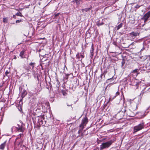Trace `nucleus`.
Here are the masks:
<instances>
[{"instance_id": "393cba45", "label": "nucleus", "mask_w": 150, "mask_h": 150, "mask_svg": "<svg viewBox=\"0 0 150 150\" xmlns=\"http://www.w3.org/2000/svg\"><path fill=\"white\" fill-rule=\"evenodd\" d=\"M8 19L7 18H3V21L4 23H7Z\"/></svg>"}, {"instance_id": "1a4fd4ad", "label": "nucleus", "mask_w": 150, "mask_h": 150, "mask_svg": "<svg viewBox=\"0 0 150 150\" xmlns=\"http://www.w3.org/2000/svg\"><path fill=\"white\" fill-rule=\"evenodd\" d=\"M20 92L21 93V96L22 99L24 98L27 94V92L24 89H22L20 91Z\"/></svg>"}, {"instance_id": "b1692460", "label": "nucleus", "mask_w": 150, "mask_h": 150, "mask_svg": "<svg viewBox=\"0 0 150 150\" xmlns=\"http://www.w3.org/2000/svg\"><path fill=\"white\" fill-rule=\"evenodd\" d=\"M146 88H144V89L141 92L140 94V96H142L143 95V94L144 93V90Z\"/></svg>"}, {"instance_id": "4c0bfd02", "label": "nucleus", "mask_w": 150, "mask_h": 150, "mask_svg": "<svg viewBox=\"0 0 150 150\" xmlns=\"http://www.w3.org/2000/svg\"><path fill=\"white\" fill-rule=\"evenodd\" d=\"M148 90L150 91V87L148 89Z\"/></svg>"}, {"instance_id": "5701e85b", "label": "nucleus", "mask_w": 150, "mask_h": 150, "mask_svg": "<svg viewBox=\"0 0 150 150\" xmlns=\"http://www.w3.org/2000/svg\"><path fill=\"white\" fill-rule=\"evenodd\" d=\"M104 24V23L103 22H102L101 23H100L98 22H97L96 25L98 26H100L101 25H102Z\"/></svg>"}, {"instance_id": "4468645a", "label": "nucleus", "mask_w": 150, "mask_h": 150, "mask_svg": "<svg viewBox=\"0 0 150 150\" xmlns=\"http://www.w3.org/2000/svg\"><path fill=\"white\" fill-rule=\"evenodd\" d=\"M76 57L77 58L79 59H80V58H83L84 57V54H83V53L81 52L80 53H79L77 54L76 55Z\"/></svg>"}, {"instance_id": "9b49d317", "label": "nucleus", "mask_w": 150, "mask_h": 150, "mask_svg": "<svg viewBox=\"0 0 150 150\" xmlns=\"http://www.w3.org/2000/svg\"><path fill=\"white\" fill-rule=\"evenodd\" d=\"M35 91L37 93L39 92L42 90L41 86L39 84H38L35 87Z\"/></svg>"}, {"instance_id": "473e14b6", "label": "nucleus", "mask_w": 150, "mask_h": 150, "mask_svg": "<svg viewBox=\"0 0 150 150\" xmlns=\"http://www.w3.org/2000/svg\"><path fill=\"white\" fill-rule=\"evenodd\" d=\"M81 137H83L84 135V134H83V133H81Z\"/></svg>"}, {"instance_id": "2f4dec72", "label": "nucleus", "mask_w": 150, "mask_h": 150, "mask_svg": "<svg viewBox=\"0 0 150 150\" xmlns=\"http://www.w3.org/2000/svg\"><path fill=\"white\" fill-rule=\"evenodd\" d=\"M140 7V6H139V5H137L136 6H135V8H139V7Z\"/></svg>"}, {"instance_id": "f704fd0d", "label": "nucleus", "mask_w": 150, "mask_h": 150, "mask_svg": "<svg viewBox=\"0 0 150 150\" xmlns=\"http://www.w3.org/2000/svg\"><path fill=\"white\" fill-rule=\"evenodd\" d=\"M113 80V79H112V78H110V79H108V80Z\"/></svg>"}, {"instance_id": "9d476101", "label": "nucleus", "mask_w": 150, "mask_h": 150, "mask_svg": "<svg viewBox=\"0 0 150 150\" xmlns=\"http://www.w3.org/2000/svg\"><path fill=\"white\" fill-rule=\"evenodd\" d=\"M94 50V45L93 43L91 45V47L90 50V56L91 58L93 57V56L94 54L93 51Z\"/></svg>"}, {"instance_id": "f8f14e48", "label": "nucleus", "mask_w": 150, "mask_h": 150, "mask_svg": "<svg viewBox=\"0 0 150 150\" xmlns=\"http://www.w3.org/2000/svg\"><path fill=\"white\" fill-rule=\"evenodd\" d=\"M139 99H135V100H134V101L135 102H136V101H137V102L136 103V105H135L134 106H132V109L133 110H136L137 108V104H139Z\"/></svg>"}, {"instance_id": "20e7f679", "label": "nucleus", "mask_w": 150, "mask_h": 150, "mask_svg": "<svg viewBox=\"0 0 150 150\" xmlns=\"http://www.w3.org/2000/svg\"><path fill=\"white\" fill-rule=\"evenodd\" d=\"M88 121V120L87 117L85 116L82 120L81 123L79 125V127L81 128H84V126L86 125Z\"/></svg>"}, {"instance_id": "7ed1b4c3", "label": "nucleus", "mask_w": 150, "mask_h": 150, "mask_svg": "<svg viewBox=\"0 0 150 150\" xmlns=\"http://www.w3.org/2000/svg\"><path fill=\"white\" fill-rule=\"evenodd\" d=\"M112 143V140L103 143L100 146V150H102L103 149L108 147Z\"/></svg>"}, {"instance_id": "c85d7f7f", "label": "nucleus", "mask_w": 150, "mask_h": 150, "mask_svg": "<svg viewBox=\"0 0 150 150\" xmlns=\"http://www.w3.org/2000/svg\"><path fill=\"white\" fill-rule=\"evenodd\" d=\"M9 73H10V72L8 71H7L5 72V75L6 76H8V74H9Z\"/></svg>"}, {"instance_id": "2eb2a0df", "label": "nucleus", "mask_w": 150, "mask_h": 150, "mask_svg": "<svg viewBox=\"0 0 150 150\" xmlns=\"http://www.w3.org/2000/svg\"><path fill=\"white\" fill-rule=\"evenodd\" d=\"M120 94V93L118 91L116 92L115 93V95L114 96L112 97L111 96H110L109 98V100L110 101H112L116 97L119 95Z\"/></svg>"}, {"instance_id": "72a5a7b5", "label": "nucleus", "mask_w": 150, "mask_h": 150, "mask_svg": "<svg viewBox=\"0 0 150 150\" xmlns=\"http://www.w3.org/2000/svg\"><path fill=\"white\" fill-rule=\"evenodd\" d=\"M67 106H71V104L69 105L68 103H67Z\"/></svg>"}, {"instance_id": "e433bc0d", "label": "nucleus", "mask_w": 150, "mask_h": 150, "mask_svg": "<svg viewBox=\"0 0 150 150\" xmlns=\"http://www.w3.org/2000/svg\"><path fill=\"white\" fill-rule=\"evenodd\" d=\"M63 94L64 95H65L66 94V93H63Z\"/></svg>"}, {"instance_id": "412c9836", "label": "nucleus", "mask_w": 150, "mask_h": 150, "mask_svg": "<svg viewBox=\"0 0 150 150\" xmlns=\"http://www.w3.org/2000/svg\"><path fill=\"white\" fill-rule=\"evenodd\" d=\"M122 26V23H121L117 27V30H118Z\"/></svg>"}, {"instance_id": "a211bd4d", "label": "nucleus", "mask_w": 150, "mask_h": 150, "mask_svg": "<svg viewBox=\"0 0 150 150\" xmlns=\"http://www.w3.org/2000/svg\"><path fill=\"white\" fill-rule=\"evenodd\" d=\"M139 71V69H136L135 70H134L133 71V73H134L135 75L137 76L138 74V71Z\"/></svg>"}, {"instance_id": "f03ea898", "label": "nucleus", "mask_w": 150, "mask_h": 150, "mask_svg": "<svg viewBox=\"0 0 150 150\" xmlns=\"http://www.w3.org/2000/svg\"><path fill=\"white\" fill-rule=\"evenodd\" d=\"M144 127V122H142L135 126L134 127L133 129V132L135 133L138 131L142 130L143 129Z\"/></svg>"}, {"instance_id": "bb28decb", "label": "nucleus", "mask_w": 150, "mask_h": 150, "mask_svg": "<svg viewBox=\"0 0 150 150\" xmlns=\"http://www.w3.org/2000/svg\"><path fill=\"white\" fill-rule=\"evenodd\" d=\"M83 128H81V129H80L79 130V131L78 132V134H80V133H81L82 131H83Z\"/></svg>"}, {"instance_id": "aec40b11", "label": "nucleus", "mask_w": 150, "mask_h": 150, "mask_svg": "<svg viewBox=\"0 0 150 150\" xmlns=\"http://www.w3.org/2000/svg\"><path fill=\"white\" fill-rule=\"evenodd\" d=\"M24 55V52L22 51L21 52L20 54V56L22 58H23L24 57L23 56Z\"/></svg>"}, {"instance_id": "39448f33", "label": "nucleus", "mask_w": 150, "mask_h": 150, "mask_svg": "<svg viewBox=\"0 0 150 150\" xmlns=\"http://www.w3.org/2000/svg\"><path fill=\"white\" fill-rule=\"evenodd\" d=\"M141 81L135 79L133 80L131 82V85L132 86H135L136 88H138L139 84L141 83Z\"/></svg>"}, {"instance_id": "0eeeda50", "label": "nucleus", "mask_w": 150, "mask_h": 150, "mask_svg": "<svg viewBox=\"0 0 150 150\" xmlns=\"http://www.w3.org/2000/svg\"><path fill=\"white\" fill-rule=\"evenodd\" d=\"M38 119V122L40 125H42L43 124V120H44V116L43 115H42L38 116L37 117Z\"/></svg>"}, {"instance_id": "f3484780", "label": "nucleus", "mask_w": 150, "mask_h": 150, "mask_svg": "<svg viewBox=\"0 0 150 150\" xmlns=\"http://www.w3.org/2000/svg\"><path fill=\"white\" fill-rule=\"evenodd\" d=\"M91 9V8H86L84 9H82V12H84V11L85 12H87L88 11L90 10Z\"/></svg>"}, {"instance_id": "4be33fe9", "label": "nucleus", "mask_w": 150, "mask_h": 150, "mask_svg": "<svg viewBox=\"0 0 150 150\" xmlns=\"http://www.w3.org/2000/svg\"><path fill=\"white\" fill-rule=\"evenodd\" d=\"M35 64V63L34 62H31L30 63L29 65L31 66H32V69H33L34 68V65Z\"/></svg>"}, {"instance_id": "c756f323", "label": "nucleus", "mask_w": 150, "mask_h": 150, "mask_svg": "<svg viewBox=\"0 0 150 150\" xmlns=\"http://www.w3.org/2000/svg\"><path fill=\"white\" fill-rule=\"evenodd\" d=\"M21 20H17L16 21V23H19L20 22H21Z\"/></svg>"}, {"instance_id": "dca6fc26", "label": "nucleus", "mask_w": 150, "mask_h": 150, "mask_svg": "<svg viewBox=\"0 0 150 150\" xmlns=\"http://www.w3.org/2000/svg\"><path fill=\"white\" fill-rule=\"evenodd\" d=\"M130 35L132 37H136L139 35V33L137 32H132L130 33Z\"/></svg>"}, {"instance_id": "cd10ccee", "label": "nucleus", "mask_w": 150, "mask_h": 150, "mask_svg": "<svg viewBox=\"0 0 150 150\" xmlns=\"http://www.w3.org/2000/svg\"><path fill=\"white\" fill-rule=\"evenodd\" d=\"M16 15L18 16H22V14L21 12L18 13L16 14Z\"/></svg>"}, {"instance_id": "7c9ffc66", "label": "nucleus", "mask_w": 150, "mask_h": 150, "mask_svg": "<svg viewBox=\"0 0 150 150\" xmlns=\"http://www.w3.org/2000/svg\"><path fill=\"white\" fill-rule=\"evenodd\" d=\"M121 63H122V66H123L124 65V64H125V61H124L123 60L122 61V62Z\"/></svg>"}, {"instance_id": "58836bf2", "label": "nucleus", "mask_w": 150, "mask_h": 150, "mask_svg": "<svg viewBox=\"0 0 150 150\" xmlns=\"http://www.w3.org/2000/svg\"><path fill=\"white\" fill-rule=\"evenodd\" d=\"M103 76V74H101V76Z\"/></svg>"}, {"instance_id": "423d86ee", "label": "nucleus", "mask_w": 150, "mask_h": 150, "mask_svg": "<svg viewBox=\"0 0 150 150\" xmlns=\"http://www.w3.org/2000/svg\"><path fill=\"white\" fill-rule=\"evenodd\" d=\"M150 11H149L145 14H144L143 17L142 18V19L144 21L145 23L148 19H150Z\"/></svg>"}, {"instance_id": "ddd939ff", "label": "nucleus", "mask_w": 150, "mask_h": 150, "mask_svg": "<svg viewBox=\"0 0 150 150\" xmlns=\"http://www.w3.org/2000/svg\"><path fill=\"white\" fill-rule=\"evenodd\" d=\"M6 141H5L0 145V150H4L6 145Z\"/></svg>"}, {"instance_id": "f257e3e1", "label": "nucleus", "mask_w": 150, "mask_h": 150, "mask_svg": "<svg viewBox=\"0 0 150 150\" xmlns=\"http://www.w3.org/2000/svg\"><path fill=\"white\" fill-rule=\"evenodd\" d=\"M18 127H16L13 126L11 128L12 131L14 129L17 132H23L25 130V128L24 127V125L21 122H20V124H17Z\"/></svg>"}, {"instance_id": "c9c22d12", "label": "nucleus", "mask_w": 150, "mask_h": 150, "mask_svg": "<svg viewBox=\"0 0 150 150\" xmlns=\"http://www.w3.org/2000/svg\"><path fill=\"white\" fill-rule=\"evenodd\" d=\"M17 57L16 56H15L14 57V59H16Z\"/></svg>"}, {"instance_id": "a878e982", "label": "nucleus", "mask_w": 150, "mask_h": 150, "mask_svg": "<svg viewBox=\"0 0 150 150\" xmlns=\"http://www.w3.org/2000/svg\"><path fill=\"white\" fill-rule=\"evenodd\" d=\"M22 104H23L22 101V100H21L19 102V105L20 106V107H21L22 106Z\"/></svg>"}, {"instance_id": "ea45409f", "label": "nucleus", "mask_w": 150, "mask_h": 150, "mask_svg": "<svg viewBox=\"0 0 150 150\" xmlns=\"http://www.w3.org/2000/svg\"><path fill=\"white\" fill-rule=\"evenodd\" d=\"M125 111H126V110H125H125H124V112H125Z\"/></svg>"}, {"instance_id": "6ab92c4d", "label": "nucleus", "mask_w": 150, "mask_h": 150, "mask_svg": "<svg viewBox=\"0 0 150 150\" xmlns=\"http://www.w3.org/2000/svg\"><path fill=\"white\" fill-rule=\"evenodd\" d=\"M43 146V144H39V145L38 147V148L39 149H40L41 150H42V147ZM45 148V146H44V148L43 149V150H44V149Z\"/></svg>"}, {"instance_id": "6e6552de", "label": "nucleus", "mask_w": 150, "mask_h": 150, "mask_svg": "<svg viewBox=\"0 0 150 150\" xmlns=\"http://www.w3.org/2000/svg\"><path fill=\"white\" fill-rule=\"evenodd\" d=\"M22 144L21 142V140L18 141L16 139L15 143V146L16 148L19 149L21 146Z\"/></svg>"}]
</instances>
